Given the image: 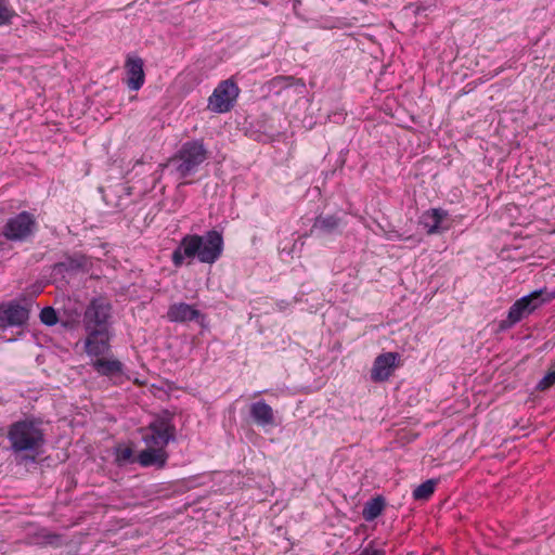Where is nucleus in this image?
Returning <instances> with one entry per match:
<instances>
[{
	"label": "nucleus",
	"mask_w": 555,
	"mask_h": 555,
	"mask_svg": "<svg viewBox=\"0 0 555 555\" xmlns=\"http://www.w3.org/2000/svg\"><path fill=\"white\" fill-rule=\"evenodd\" d=\"M7 439L17 464L36 463L47 443L43 422L33 416L13 422Z\"/></svg>",
	"instance_id": "nucleus-1"
},
{
	"label": "nucleus",
	"mask_w": 555,
	"mask_h": 555,
	"mask_svg": "<svg viewBox=\"0 0 555 555\" xmlns=\"http://www.w3.org/2000/svg\"><path fill=\"white\" fill-rule=\"evenodd\" d=\"M224 249L222 233L217 230L207 231L204 235L186 234L172 251L171 261L176 268L182 267L185 259L190 262L195 258L207 264L219 260Z\"/></svg>",
	"instance_id": "nucleus-2"
},
{
	"label": "nucleus",
	"mask_w": 555,
	"mask_h": 555,
	"mask_svg": "<svg viewBox=\"0 0 555 555\" xmlns=\"http://www.w3.org/2000/svg\"><path fill=\"white\" fill-rule=\"evenodd\" d=\"M553 298H555V292L548 293L546 288L537 289L522 296L511 306L507 318L499 324L500 330L505 331L513 327Z\"/></svg>",
	"instance_id": "nucleus-3"
},
{
	"label": "nucleus",
	"mask_w": 555,
	"mask_h": 555,
	"mask_svg": "<svg viewBox=\"0 0 555 555\" xmlns=\"http://www.w3.org/2000/svg\"><path fill=\"white\" fill-rule=\"evenodd\" d=\"M207 158L208 151L203 141L190 140L181 145L169 163L176 166L179 178L185 179L194 175Z\"/></svg>",
	"instance_id": "nucleus-4"
},
{
	"label": "nucleus",
	"mask_w": 555,
	"mask_h": 555,
	"mask_svg": "<svg viewBox=\"0 0 555 555\" xmlns=\"http://www.w3.org/2000/svg\"><path fill=\"white\" fill-rule=\"evenodd\" d=\"M143 430L146 431L143 441L149 447L165 449L170 441H176L173 413L168 410L162 411Z\"/></svg>",
	"instance_id": "nucleus-5"
},
{
	"label": "nucleus",
	"mask_w": 555,
	"mask_h": 555,
	"mask_svg": "<svg viewBox=\"0 0 555 555\" xmlns=\"http://www.w3.org/2000/svg\"><path fill=\"white\" fill-rule=\"evenodd\" d=\"M112 309V304L107 298H93L87 306L83 314L86 331L109 332Z\"/></svg>",
	"instance_id": "nucleus-6"
},
{
	"label": "nucleus",
	"mask_w": 555,
	"mask_h": 555,
	"mask_svg": "<svg viewBox=\"0 0 555 555\" xmlns=\"http://www.w3.org/2000/svg\"><path fill=\"white\" fill-rule=\"evenodd\" d=\"M36 230V217L24 210L7 220L2 235L11 242H25L35 234Z\"/></svg>",
	"instance_id": "nucleus-7"
},
{
	"label": "nucleus",
	"mask_w": 555,
	"mask_h": 555,
	"mask_svg": "<svg viewBox=\"0 0 555 555\" xmlns=\"http://www.w3.org/2000/svg\"><path fill=\"white\" fill-rule=\"evenodd\" d=\"M240 89L232 79L221 81L208 99V108L218 114L230 112L238 96Z\"/></svg>",
	"instance_id": "nucleus-8"
},
{
	"label": "nucleus",
	"mask_w": 555,
	"mask_h": 555,
	"mask_svg": "<svg viewBox=\"0 0 555 555\" xmlns=\"http://www.w3.org/2000/svg\"><path fill=\"white\" fill-rule=\"evenodd\" d=\"M30 305H22L16 300L0 304V333L12 327H23L28 323Z\"/></svg>",
	"instance_id": "nucleus-9"
},
{
	"label": "nucleus",
	"mask_w": 555,
	"mask_h": 555,
	"mask_svg": "<svg viewBox=\"0 0 555 555\" xmlns=\"http://www.w3.org/2000/svg\"><path fill=\"white\" fill-rule=\"evenodd\" d=\"M144 61L134 54H128L125 61L126 85L131 91H138L145 82Z\"/></svg>",
	"instance_id": "nucleus-10"
},
{
	"label": "nucleus",
	"mask_w": 555,
	"mask_h": 555,
	"mask_svg": "<svg viewBox=\"0 0 555 555\" xmlns=\"http://www.w3.org/2000/svg\"><path fill=\"white\" fill-rule=\"evenodd\" d=\"M399 354L397 352H385L379 354L373 363L371 379L375 383L387 380L393 373Z\"/></svg>",
	"instance_id": "nucleus-11"
},
{
	"label": "nucleus",
	"mask_w": 555,
	"mask_h": 555,
	"mask_svg": "<svg viewBox=\"0 0 555 555\" xmlns=\"http://www.w3.org/2000/svg\"><path fill=\"white\" fill-rule=\"evenodd\" d=\"M167 319L175 323L196 321L202 324L205 321V314L192 305L186 302H176L169 306Z\"/></svg>",
	"instance_id": "nucleus-12"
},
{
	"label": "nucleus",
	"mask_w": 555,
	"mask_h": 555,
	"mask_svg": "<svg viewBox=\"0 0 555 555\" xmlns=\"http://www.w3.org/2000/svg\"><path fill=\"white\" fill-rule=\"evenodd\" d=\"M92 366L99 375L108 377L114 384L122 382L125 375L124 364L119 360L99 358L92 362Z\"/></svg>",
	"instance_id": "nucleus-13"
},
{
	"label": "nucleus",
	"mask_w": 555,
	"mask_h": 555,
	"mask_svg": "<svg viewBox=\"0 0 555 555\" xmlns=\"http://www.w3.org/2000/svg\"><path fill=\"white\" fill-rule=\"evenodd\" d=\"M88 336L85 341L86 352L89 356L99 357L109 349V332L86 331Z\"/></svg>",
	"instance_id": "nucleus-14"
},
{
	"label": "nucleus",
	"mask_w": 555,
	"mask_h": 555,
	"mask_svg": "<svg viewBox=\"0 0 555 555\" xmlns=\"http://www.w3.org/2000/svg\"><path fill=\"white\" fill-rule=\"evenodd\" d=\"M249 415L253 422L261 427L273 426L275 423L273 409L264 400L251 403Z\"/></svg>",
	"instance_id": "nucleus-15"
},
{
	"label": "nucleus",
	"mask_w": 555,
	"mask_h": 555,
	"mask_svg": "<svg viewBox=\"0 0 555 555\" xmlns=\"http://www.w3.org/2000/svg\"><path fill=\"white\" fill-rule=\"evenodd\" d=\"M168 459V453L163 448L158 447H149L147 449L141 451L138 456V462L143 467L155 466L157 468H163Z\"/></svg>",
	"instance_id": "nucleus-16"
},
{
	"label": "nucleus",
	"mask_w": 555,
	"mask_h": 555,
	"mask_svg": "<svg viewBox=\"0 0 555 555\" xmlns=\"http://www.w3.org/2000/svg\"><path fill=\"white\" fill-rule=\"evenodd\" d=\"M448 212L441 208H433L424 212L421 217V223L427 229L428 234L441 233L446 228L441 227Z\"/></svg>",
	"instance_id": "nucleus-17"
},
{
	"label": "nucleus",
	"mask_w": 555,
	"mask_h": 555,
	"mask_svg": "<svg viewBox=\"0 0 555 555\" xmlns=\"http://www.w3.org/2000/svg\"><path fill=\"white\" fill-rule=\"evenodd\" d=\"M340 223L341 219L335 215L319 216L314 219L311 233L332 234L339 228Z\"/></svg>",
	"instance_id": "nucleus-18"
},
{
	"label": "nucleus",
	"mask_w": 555,
	"mask_h": 555,
	"mask_svg": "<svg viewBox=\"0 0 555 555\" xmlns=\"http://www.w3.org/2000/svg\"><path fill=\"white\" fill-rule=\"evenodd\" d=\"M386 505L385 499L380 495L369 500L363 507L362 516L366 521H373L377 518Z\"/></svg>",
	"instance_id": "nucleus-19"
},
{
	"label": "nucleus",
	"mask_w": 555,
	"mask_h": 555,
	"mask_svg": "<svg viewBox=\"0 0 555 555\" xmlns=\"http://www.w3.org/2000/svg\"><path fill=\"white\" fill-rule=\"evenodd\" d=\"M436 485L437 480L435 479H428L424 481L414 489L413 498L418 501L428 500L433 495Z\"/></svg>",
	"instance_id": "nucleus-20"
},
{
	"label": "nucleus",
	"mask_w": 555,
	"mask_h": 555,
	"mask_svg": "<svg viewBox=\"0 0 555 555\" xmlns=\"http://www.w3.org/2000/svg\"><path fill=\"white\" fill-rule=\"evenodd\" d=\"M87 264V258L82 255L69 257L66 262H60L55 264V268L65 270H78L85 268Z\"/></svg>",
	"instance_id": "nucleus-21"
},
{
	"label": "nucleus",
	"mask_w": 555,
	"mask_h": 555,
	"mask_svg": "<svg viewBox=\"0 0 555 555\" xmlns=\"http://www.w3.org/2000/svg\"><path fill=\"white\" fill-rule=\"evenodd\" d=\"M39 318L40 321L47 326H53L59 321L56 311L52 307L42 308Z\"/></svg>",
	"instance_id": "nucleus-22"
},
{
	"label": "nucleus",
	"mask_w": 555,
	"mask_h": 555,
	"mask_svg": "<svg viewBox=\"0 0 555 555\" xmlns=\"http://www.w3.org/2000/svg\"><path fill=\"white\" fill-rule=\"evenodd\" d=\"M15 15V12L7 5L5 1L0 0V26L10 24Z\"/></svg>",
	"instance_id": "nucleus-23"
},
{
	"label": "nucleus",
	"mask_w": 555,
	"mask_h": 555,
	"mask_svg": "<svg viewBox=\"0 0 555 555\" xmlns=\"http://www.w3.org/2000/svg\"><path fill=\"white\" fill-rule=\"evenodd\" d=\"M555 385V370L550 371L537 385V389L545 391Z\"/></svg>",
	"instance_id": "nucleus-24"
},
{
	"label": "nucleus",
	"mask_w": 555,
	"mask_h": 555,
	"mask_svg": "<svg viewBox=\"0 0 555 555\" xmlns=\"http://www.w3.org/2000/svg\"><path fill=\"white\" fill-rule=\"evenodd\" d=\"M359 555H386L385 550L377 548L375 542L371 541L365 547H363Z\"/></svg>",
	"instance_id": "nucleus-25"
},
{
	"label": "nucleus",
	"mask_w": 555,
	"mask_h": 555,
	"mask_svg": "<svg viewBox=\"0 0 555 555\" xmlns=\"http://www.w3.org/2000/svg\"><path fill=\"white\" fill-rule=\"evenodd\" d=\"M132 457V450L130 448H124L117 453L118 462H128Z\"/></svg>",
	"instance_id": "nucleus-26"
},
{
	"label": "nucleus",
	"mask_w": 555,
	"mask_h": 555,
	"mask_svg": "<svg viewBox=\"0 0 555 555\" xmlns=\"http://www.w3.org/2000/svg\"><path fill=\"white\" fill-rule=\"evenodd\" d=\"M296 79L293 77V76H278L275 77L272 81L274 83H279V82H287V86H293L294 81Z\"/></svg>",
	"instance_id": "nucleus-27"
},
{
	"label": "nucleus",
	"mask_w": 555,
	"mask_h": 555,
	"mask_svg": "<svg viewBox=\"0 0 555 555\" xmlns=\"http://www.w3.org/2000/svg\"><path fill=\"white\" fill-rule=\"evenodd\" d=\"M48 538H49L48 542L53 543V540H56L59 537L56 534H50Z\"/></svg>",
	"instance_id": "nucleus-28"
},
{
	"label": "nucleus",
	"mask_w": 555,
	"mask_h": 555,
	"mask_svg": "<svg viewBox=\"0 0 555 555\" xmlns=\"http://www.w3.org/2000/svg\"><path fill=\"white\" fill-rule=\"evenodd\" d=\"M297 81L300 82L301 86H305V82H302L301 79H298Z\"/></svg>",
	"instance_id": "nucleus-29"
}]
</instances>
